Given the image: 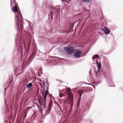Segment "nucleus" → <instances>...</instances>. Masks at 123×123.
<instances>
[{"label": "nucleus", "instance_id": "1a4fd4ad", "mask_svg": "<svg viewBox=\"0 0 123 123\" xmlns=\"http://www.w3.org/2000/svg\"><path fill=\"white\" fill-rule=\"evenodd\" d=\"M52 101L51 100L49 102V107H50V108H51L52 106Z\"/></svg>", "mask_w": 123, "mask_h": 123}, {"label": "nucleus", "instance_id": "f03ea898", "mask_svg": "<svg viewBox=\"0 0 123 123\" xmlns=\"http://www.w3.org/2000/svg\"><path fill=\"white\" fill-rule=\"evenodd\" d=\"M64 50L67 52L68 54H71L73 53L74 51V49L73 48L70 47H64Z\"/></svg>", "mask_w": 123, "mask_h": 123}, {"label": "nucleus", "instance_id": "0eeeda50", "mask_svg": "<svg viewBox=\"0 0 123 123\" xmlns=\"http://www.w3.org/2000/svg\"><path fill=\"white\" fill-rule=\"evenodd\" d=\"M12 11L14 12H17L18 11V8L16 5L13 7L12 8Z\"/></svg>", "mask_w": 123, "mask_h": 123}, {"label": "nucleus", "instance_id": "bb28decb", "mask_svg": "<svg viewBox=\"0 0 123 123\" xmlns=\"http://www.w3.org/2000/svg\"><path fill=\"white\" fill-rule=\"evenodd\" d=\"M48 88L47 87L46 88V90H48Z\"/></svg>", "mask_w": 123, "mask_h": 123}, {"label": "nucleus", "instance_id": "6e6552de", "mask_svg": "<svg viewBox=\"0 0 123 123\" xmlns=\"http://www.w3.org/2000/svg\"><path fill=\"white\" fill-rule=\"evenodd\" d=\"M96 62L97 64V65L99 69H100L101 68V64L100 62L99 63H98V61L97 60L96 61Z\"/></svg>", "mask_w": 123, "mask_h": 123}, {"label": "nucleus", "instance_id": "7ed1b4c3", "mask_svg": "<svg viewBox=\"0 0 123 123\" xmlns=\"http://www.w3.org/2000/svg\"><path fill=\"white\" fill-rule=\"evenodd\" d=\"M81 52L79 50H77L74 53V55L76 58H78L80 57Z\"/></svg>", "mask_w": 123, "mask_h": 123}, {"label": "nucleus", "instance_id": "9b49d317", "mask_svg": "<svg viewBox=\"0 0 123 123\" xmlns=\"http://www.w3.org/2000/svg\"><path fill=\"white\" fill-rule=\"evenodd\" d=\"M32 86V83H30L27 85V87L28 88H30Z\"/></svg>", "mask_w": 123, "mask_h": 123}, {"label": "nucleus", "instance_id": "412c9836", "mask_svg": "<svg viewBox=\"0 0 123 123\" xmlns=\"http://www.w3.org/2000/svg\"><path fill=\"white\" fill-rule=\"evenodd\" d=\"M42 92V94L43 96V95L45 94L41 90Z\"/></svg>", "mask_w": 123, "mask_h": 123}, {"label": "nucleus", "instance_id": "5701e85b", "mask_svg": "<svg viewBox=\"0 0 123 123\" xmlns=\"http://www.w3.org/2000/svg\"><path fill=\"white\" fill-rule=\"evenodd\" d=\"M57 105H58V106H59V108L60 109V108H61V106H60V105H59V104L58 103V104H57Z\"/></svg>", "mask_w": 123, "mask_h": 123}, {"label": "nucleus", "instance_id": "423d86ee", "mask_svg": "<svg viewBox=\"0 0 123 123\" xmlns=\"http://www.w3.org/2000/svg\"><path fill=\"white\" fill-rule=\"evenodd\" d=\"M103 30L105 34H109L110 32V30L108 29L107 27H104L103 29Z\"/></svg>", "mask_w": 123, "mask_h": 123}, {"label": "nucleus", "instance_id": "b1692460", "mask_svg": "<svg viewBox=\"0 0 123 123\" xmlns=\"http://www.w3.org/2000/svg\"><path fill=\"white\" fill-rule=\"evenodd\" d=\"M39 84L41 86H42V84L41 83H40V82H39Z\"/></svg>", "mask_w": 123, "mask_h": 123}, {"label": "nucleus", "instance_id": "c756f323", "mask_svg": "<svg viewBox=\"0 0 123 123\" xmlns=\"http://www.w3.org/2000/svg\"><path fill=\"white\" fill-rule=\"evenodd\" d=\"M79 101H80V99H79Z\"/></svg>", "mask_w": 123, "mask_h": 123}, {"label": "nucleus", "instance_id": "aec40b11", "mask_svg": "<svg viewBox=\"0 0 123 123\" xmlns=\"http://www.w3.org/2000/svg\"><path fill=\"white\" fill-rule=\"evenodd\" d=\"M80 94V96H79V99H80V100L82 94Z\"/></svg>", "mask_w": 123, "mask_h": 123}, {"label": "nucleus", "instance_id": "f257e3e1", "mask_svg": "<svg viewBox=\"0 0 123 123\" xmlns=\"http://www.w3.org/2000/svg\"><path fill=\"white\" fill-rule=\"evenodd\" d=\"M67 91L69 93L68 94V99L69 103L71 104V106H72L73 104V95L70 92V89L69 87L67 88Z\"/></svg>", "mask_w": 123, "mask_h": 123}, {"label": "nucleus", "instance_id": "9d476101", "mask_svg": "<svg viewBox=\"0 0 123 123\" xmlns=\"http://www.w3.org/2000/svg\"><path fill=\"white\" fill-rule=\"evenodd\" d=\"M51 108H50V107H49L48 109L46 112V114H49L51 110Z\"/></svg>", "mask_w": 123, "mask_h": 123}, {"label": "nucleus", "instance_id": "393cba45", "mask_svg": "<svg viewBox=\"0 0 123 123\" xmlns=\"http://www.w3.org/2000/svg\"><path fill=\"white\" fill-rule=\"evenodd\" d=\"M39 80V81H40L42 82L43 83V84H44V83L43 82H42V81L40 79Z\"/></svg>", "mask_w": 123, "mask_h": 123}, {"label": "nucleus", "instance_id": "4be33fe9", "mask_svg": "<svg viewBox=\"0 0 123 123\" xmlns=\"http://www.w3.org/2000/svg\"><path fill=\"white\" fill-rule=\"evenodd\" d=\"M51 14V18H52L53 17V16H52V15H53V12H52L50 13Z\"/></svg>", "mask_w": 123, "mask_h": 123}, {"label": "nucleus", "instance_id": "a878e982", "mask_svg": "<svg viewBox=\"0 0 123 123\" xmlns=\"http://www.w3.org/2000/svg\"><path fill=\"white\" fill-rule=\"evenodd\" d=\"M85 91V92H87V90H84Z\"/></svg>", "mask_w": 123, "mask_h": 123}, {"label": "nucleus", "instance_id": "4468645a", "mask_svg": "<svg viewBox=\"0 0 123 123\" xmlns=\"http://www.w3.org/2000/svg\"><path fill=\"white\" fill-rule=\"evenodd\" d=\"M84 90H81L79 91L78 92V93L79 94H82V93L84 92Z\"/></svg>", "mask_w": 123, "mask_h": 123}, {"label": "nucleus", "instance_id": "6ab92c4d", "mask_svg": "<svg viewBox=\"0 0 123 123\" xmlns=\"http://www.w3.org/2000/svg\"><path fill=\"white\" fill-rule=\"evenodd\" d=\"M39 103L40 105H42V103L40 101H39Z\"/></svg>", "mask_w": 123, "mask_h": 123}, {"label": "nucleus", "instance_id": "7c9ffc66", "mask_svg": "<svg viewBox=\"0 0 123 123\" xmlns=\"http://www.w3.org/2000/svg\"><path fill=\"white\" fill-rule=\"evenodd\" d=\"M44 91H45V90H44Z\"/></svg>", "mask_w": 123, "mask_h": 123}, {"label": "nucleus", "instance_id": "ddd939ff", "mask_svg": "<svg viewBox=\"0 0 123 123\" xmlns=\"http://www.w3.org/2000/svg\"><path fill=\"white\" fill-rule=\"evenodd\" d=\"M33 104H34L33 105L34 106V107H35L34 106V105H35L36 106H37L38 108L39 107L38 105V104L36 103L33 102Z\"/></svg>", "mask_w": 123, "mask_h": 123}, {"label": "nucleus", "instance_id": "cd10ccee", "mask_svg": "<svg viewBox=\"0 0 123 123\" xmlns=\"http://www.w3.org/2000/svg\"><path fill=\"white\" fill-rule=\"evenodd\" d=\"M57 9V11H58V10H59V8H58Z\"/></svg>", "mask_w": 123, "mask_h": 123}, {"label": "nucleus", "instance_id": "f8f14e48", "mask_svg": "<svg viewBox=\"0 0 123 123\" xmlns=\"http://www.w3.org/2000/svg\"><path fill=\"white\" fill-rule=\"evenodd\" d=\"M38 108L41 114H42V113L43 112L42 108V107H38Z\"/></svg>", "mask_w": 123, "mask_h": 123}, {"label": "nucleus", "instance_id": "dca6fc26", "mask_svg": "<svg viewBox=\"0 0 123 123\" xmlns=\"http://www.w3.org/2000/svg\"><path fill=\"white\" fill-rule=\"evenodd\" d=\"M42 69H40L38 71V73L39 74H42Z\"/></svg>", "mask_w": 123, "mask_h": 123}, {"label": "nucleus", "instance_id": "2eb2a0df", "mask_svg": "<svg viewBox=\"0 0 123 123\" xmlns=\"http://www.w3.org/2000/svg\"><path fill=\"white\" fill-rule=\"evenodd\" d=\"M99 56L98 55H95L93 56L92 57V58L93 59H94L95 58L98 57Z\"/></svg>", "mask_w": 123, "mask_h": 123}, {"label": "nucleus", "instance_id": "20e7f679", "mask_svg": "<svg viewBox=\"0 0 123 123\" xmlns=\"http://www.w3.org/2000/svg\"><path fill=\"white\" fill-rule=\"evenodd\" d=\"M48 93H49V92L48 91V90H46L45 94L43 95V96L44 97V99L42 100V101L44 104V107H45L46 105V98L47 95L48 94Z\"/></svg>", "mask_w": 123, "mask_h": 123}, {"label": "nucleus", "instance_id": "c85d7f7f", "mask_svg": "<svg viewBox=\"0 0 123 123\" xmlns=\"http://www.w3.org/2000/svg\"><path fill=\"white\" fill-rule=\"evenodd\" d=\"M49 95L50 96H51V95L52 96V94H51V95Z\"/></svg>", "mask_w": 123, "mask_h": 123}, {"label": "nucleus", "instance_id": "a211bd4d", "mask_svg": "<svg viewBox=\"0 0 123 123\" xmlns=\"http://www.w3.org/2000/svg\"><path fill=\"white\" fill-rule=\"evenodd\" d=\"M62 96H64V97L65 95L63 94H61L59 95V97L61 98Z\"/></svg>", "mask_w": 123, "mask_h": 123}, {"label": "nucleus", "instance_id": "f3484780", "mask_svg": "<svg viewBox=\"0 0 123 123\" xmlns=\"http://www.w3.org/2000/svg\"><path fill=\"white\" fill-rule=\"evenodd\" d=\"M84 2H89V0H82Z\"/></svg>", "mask_w": 123, "mask_h": 123}, {"label": "nucleus", "instance_id": "39448f33", "mask_svg": "<svg viewBox=\"0 0 123 123\" xmlns=\"http://www.w3.org/2000/svg\"><path fill=\"white\" fill-rule=\"evenodd\" d=\"M16 24L18 27L19 26V24L21 26V22L22 21V20L19 18V19L18 16L17 15L16 17Z\"/></svg>", "mask_w": 123, "mask_h": 123}]
</instances>
